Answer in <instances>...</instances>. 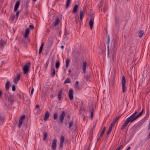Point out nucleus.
I'll use <instances>...</instances> for the list:
<instances>
[{
  "label": "nucleus",
  "instance_id": "7c9ffc66",
  "mask_svg": "<svg viewBox=\"0 0 150 150\" xmlns=\"http://www.w3.org/2000/svg\"><path fill=\"white\" fill-rule=\"evenodd\" d=\"M69 32L66 29H65V32H64V39H65L66 38L67 36V35H69Z\"/></svg>",
  "mask_w": 150,
  "mask_h": 150
},
{
  "label": "nucleus",
  "instance_id": "9d476101",
  "mask_svg": "<svg viewBox=\"0 0 150 150\" xmlns=\"http://www.w3.org/2000/svg\"><path fill=\"white\" fill-rule=\"evenodd\" d=\"M8 101L10 102V105H12L13 103L14 102L15 100L14 99V97L12 96H9L7 98Z\"/></svg>",
  "mask_w": 150,
  "mask_h": 150
},
{
  "label": "nucleus",
  "instance_id": "f03ea898",
  "mask_svg": "<svg viewBox=\"0 0 150 150\" xmlns=\"http://www.w3.org/2000/svg\"><path fill=\"white\" fill-rule=\"evenodd\" d=\"M30 66V63L27 62L23 67L22 69L23 71V74H26L28 73L29 70V67Z\"/></svg>",
  "mask_w": 150,
  "mask_h": 150
},
{
  "label": "nucleus",
  "instance_id": "ea45409f",
  "mask_svg": "<svg viewBox=\"0 0 150 150\" xmlns=\"http://www.w3.org/2000/svg\"><path fill=\"white\" fill-rule=\"evenodd\" d=\"M43 134L44 137L43 138V140H45L46 139V138L48 136V134L47 132H45Z\"/></svg>",
  "mask_w": 150,
  "mask_h": 150
},
{
  "label": "nucleus",
  "instance_id": "6ab92c4d",
  "mask_svg": "<svg viewBox=\"0 0 150 150\" xmlns=\"http://www.w3.org/2000/svg\"><path fill=\"white\" fill-rule=\"evenodd\" d=\"M50 115L49 112L48 111H47L46 112L44 118V121H46L47 120V119L49 117Z\"/></svg>",
  "mask_w": 150,
  "mask_h": 150
},
{
  "label": "nucleus",
  "instance_id": "de8ad7c7",
  "mask_svg": "<svg viewBox=\"0 0 150 150\" xmlns=\"http://www.w3.org/2000/svg\"><path fill=\"white\" fill-rule=\"evenodd\" d=\"M25 116L24 115H23L22 116H21L19 119V120H22L23 121V120L25 118Z\"/></svg>",
  "mask_w": 150,
  "mask_h": 150
},
{
  "label": "nucleus",
  "instance_id": "5701e85b",
  "mask_svg": "<svg viewBox=\"0 0 150 150\" xmlns=\"http://www.w3.org/2000/svg\"><path fill=\"white\" fill-rule=\"evenodd\" d=\"M86 62H83V72L85 73L86 72Z\"/></svg>",
  "mask_w": 150,
  "mask_h": 150
},
{
  "label": "nucleus",
  "instance_id": "79ce46f5",
  "mask_svg": "<svg viewBox=\"0 0 150 150\" xmlns=\"http://www.w3.org/2000/svg\"><path fill=\"white\" fill-rule=\"evenodd\" d=\"M112 50L113 51V53L112 54H113V55H115L116 52L117 51V48H113L112 49Z\"/></svg>",
  "mask_w": 150,
  "mask_h": 150
},
{
  "label": "nucleus",
  "instance_id": "c85d7f7f",
  "mask_svg": "<svg viewBox=\"0 0 150 150\" xmlns=\"http://www.w3.org/2000/svg\"><path fill=\"white\" fill-rule=\"evenodd\" d=\"M103 0H101L99 3V4L97 5L98 8H100V7L103 6Z\"/></svg>",
  "mask_w": 150,
  "mask_h": 150
},
{
  "label": "nucleus",
  "instance_id": "2eb2a0df",
  "mask_svg": "<svg viewBox=\"0 0 150 150\" xmlns=\"http://www.w3.org/2000/svg\"><path fill=\"white\" fill-rule=\"evenodd\" d=\"M129 121L131 123L134 122V121L135 120L137 119L136 117H133L132 116H130L128 118H127Z\"/></svg>",
  "mask_w": 150,
  "mask_h": 150
},
{
  "label": "nucleus",
  "instance_id": "774afa93",
  "mask_svg": "<svg viewBox=\"0 0 150 150\" xmlns=\"http://www.w3.org/2000/svg\"><path fill=\"white\" fill-rule=\"evenodd\" d=\"M141 106H139L138 109L137 110V111H138V112L140 110V109H141Z\"/></svg>",
  "mask_w": 150,
  "mask_h": 150
},
{
  "label": "nucleus",
  "instance_id": "e433bc0d",
  "mask_svg": "<svg viewBox=\"0 0 150 150\" xmlns=\"http://www.w3.org/2000/svg\"><path fill=\"white\" fill-rule=\"evenodd\" d=\"M112 129V127L109 126V127L108 128V130L107 132V135H108V134H109L111 133Z\"/></svg>",
  "mask_w": 150,
  "mask_h": 150
},
{
  "label": "nucleus",
  "instance_id": "aec40b11",
  "mask_svg": "<svg viewBox=\"0 0 150 150\" xmlns=\"http://www.w3.org/2000/svg\"><path fill=\"white\" fill-rule=\"evenodd\" d=\"M10 82L9 81L6 82L5 85V88L6 90L8 91L10 88Z\"/></svg>",
  "mask_w": 150,
  "mask_h": 150
},
{
  "label": "nucleus",
  "instance_id": "c756f323",
  "mask_svg": "<svg viewBox=\"0 0 150 150\" xmlns=\"http://www.w3.org/2000/svg\"><path fill=\"white\" fill-rule=\"evenodd\" d=\"M93 137V129H91L90 130V134L89 137V139H90L91 141H92Z\"/></svg>",
  "mask_w": 150,
  "mask_h": 150
},
{
  "label": "nucleus",
  "instance_id": "423d86ee",
  "mask_svg": "<svg viewBox=\"0 0 150 150\" xmlns=\"http://www.w3.org/2000/svg\"><path fill=\"white\" fill-rule=\"evenodd\" d=\"M110 42V37L108 36L107 39L106 44L107 45V56L108 57L109 56L110 52V47L109 44Z\"/></svg>",
  "mask_w": 150,
  "mask_h": 150
},
{
  "label": "nucleus",
  "instance_id": "473e14b6",
  "mask_svg": "<svg viewBox=\"0 0 150 150\" xmlns=\"http://www.w3.org/2000/svg\"><path fill=\"white\" fill-rule=\"evenodd\" d=\"M70 79L69 78H68L66 79L65 81L64 82V83L65 84L67 83H70L71 82L70 81Z\"/></svg>",
  "mask_w": 150,
  "mask_h": 150
},
{
  "label": "nucleus",
  "instance_id": "603ef678",
  "mask_svg": "<svg viewBox=\"0 0 150 150\" xmlns=\"http://www.w3.org/2000/svg\"><path fill=\"white\" fill-rule=\"evenodd\" d=\"M129 122V120L127 119H126V121L124 123L125 124V125H127Z\"/></svg>",
  "mask_w": 150,
  "mask_h": 150
},
{
  "label": "nucleus",
  "instance_id": "9b49d317",
  "mask_svg": "<svg viewBox=\"0 0 150 150\" xmlns=\"http://www.w3.org/2000/svg\"><path fill=\"white\" fill-rule=\"evenodd\" d=\"M120 116H117L115 118L114 120L112 122V123L110 124V127H112L115 124V123H116V122L120 118Z\"/></svg>",
  "mask_w": 150,
  "mask_h": 150
},
{
  "label": "nucleus",
  "instance_id": "20e7f679",
  "mask_svg": "<svg viewBox=\"0 0 150 150\" xmlns=\"http://www.w3.org/2000/svg\"><path fill=\"white\" fill-rule=\"evenodd\" d=\"M88 110L89 112L91 113L90 117L91 119H93V112L94 111V108L93 105L88 106Z\"/></svg>",
  "mask_w": 150,
  "mask_h": 150
},
{
  "label": "nucleus",
  "instance_id": "0eeeda50",
  "mask_svg": "<svg viewBox=\"0 0 150 150\" xmlns=\"http://www.w3.org/2000/svg\"><path fill=\"white\" fill-rule=\"evenodd\" d=\"M6 44V41L5 40L1 39L0 41V50H2Z\"/></svg>",
  "mask_w": 150,
  "mask_h": 150
},
{
  "label": "nucleus",
  "instance_id": "13d9d810",
  "mask_svg": "<svg viewBox=\"0 0 150 150\" xmlns=\"http://www.w3.org/2000/svg\"><path fill=\"white\" fill-rule=\"evenodd\" d=\"M30 31V29L29 28H28L26 29L25 32L29 34Z\"/></svg>",
  "mask_w": 150,
  "mask_h": 150
},
{
  "label": "nucleus",
  "instance_id": "4468645a",
  "mask_svg": "<svg viewBox=\"0 0 150 150\" xmlns=\"http://www.w3.org/2000/svg\"><path fill=\"white\" fill-rule=\"evenodd\" d=\"M106 130V127H104L103 129L101 132L100 135L99 137L97 139V141H99L100 139H101V137L103 135L104 133V132H105V130Z\"/></svg>",
  "mask_w": 150,
  "mask_h": 150
},
{
  "label": "nucleus",
  "instance_id": "3c124183",
  "mask_svg": "<svg viewBox=\"0 0 150 150\" xmlns=\"http://www.w3.org/2000/svg\"><path fill=\"white\" fill-rule=\"evenodd\" d=\"M34 89L33 88H32V90H31V93L30 94V96L32 97V96L33 93L34 91Z\"/></svg>",
  "mask_w": 150,
  "mask_h": 150
},
{
  "label": "nucleus",
  "instance_id": "c03bdc74",
  "mask_svg": "<svg viewBox=\"0 0 150 150\" xmlns=\"http://www.w3.org/2000/svg\"><path fill=\"white\" fill-rule=\"evenodd\" d=\"M73 122L72 120L70 121L69 123V128L70 129L73 125Z\"/></svg>",
  "mask_w": 150,
  "mask_h": 150
},
{
  "label": "nucleus",
  "instance_id": "7ed1b4c3",
  "mask_svg": "<svg viewBox=\"0 0 150 150\" xmlns=\"http://www.w3.org/2000/svg\"><path fill=\"white\" fill-rule=\"evenodd\" d=\"M126 79L125 76L123 75L122 77V91L123 93L125 92L126 90L125 83Z\"/></svg>",
  "mask_w": 150,
  "mask_h": 150
},
{
  "label": "nucleus",
  "instance_id": "1a4fd4ad",
  "mask_svg": "<svg viewBox=\"0 0 150 150\" xmlns=\"http://www.w3.org/2000/svg\"><path fill=\"white\" fill-rule=\"evenodd\" d=\"M53 141L52 148L53 150H55L57 146V140L56 139H53Z\"/></svg>",
  "mask_w": 150,
  "mask_h": 150
},
{
  "label": "nucleus",
  "instance_id": "a19ab883",
  "mask_svg": "<svg viewBox=\"0 0 150 150\" xmlns=\"http://www.w3.org/2000/svg\"><path fill=\"white\" fill-rule=\"evenodd\" d=\"M23 121L20 120H19V123L18 125V127L20 128H21V126L22 124Z\"/></svg>",
  "mask_w": 150,
  "mask_h": 150
},
{
  "label": "nucleus",
  "instance_id": "39448f33",
  "mask_svg": "<svg viewBox=\"0 0 150 150\" xmlns=\"http://www.w3.org/2000/svg\"><path fill=\"white\" fill-rule=\"evenodd\" d=\"M65 115V111H63L59 117V120L60 121V123L61 124H62L63 122V121Z\"/></svg>",
  "mask_w": 150,
  "mask_h": 150
},
{
  "label": "nucleus",
  "instance_id": "69168bd1",
  "mask_svg": "<svg viewBox=\"0 0 150 150\" xmlns=\"http://www.w3.org/2000/svg\"><path fill=\"white\" fill-rule=\"evenodd\" d=\"M19 11H17V12L16 13V15L17 17V18H18V15H19Z\"/></svg>",
  "mask_w": 150,
  "mask_h": 150
},
{
  "label": "nucleus",
  "instance_id": "58836bf2",
  "mask_svg": "<svg viewBox=\"0 0 150 150\" xmlns=\"http://www.w3.org/2000/svg\"><path fill=\"white\" fill-rule=\"evenodd\" d=\"M10 18L11 19V21H13L15 18V14H12Z\"/></svg>",
  "mask_w": 150,
  "mask_h": 150
},
{
  "label": "nucleus",
  "instance_id": "a878e982",
  "mask_svg": "<svg viewBox=\"0 0 150 150\" xmlns=\"http://www.w3.org/2000/svg\"><path fill=\"white\" fill-rule=\"evenodd\" d=\"M70 63V59L69 58H68L66 59V65L65 67L66 68H67L69 65V64Z\"/></svg>",
  "mask_w": 150,
  "mask_h": 150
},
{
  "label": "nucleus",
  "instance_id": "052dcab7",
  "mask_svg": "<svg viewBox=\"0 0 150 150\" xmlns=\"http://www.w3.org/2000/svg\"><path fill=\"white\" fill-rule=\"evenodd\" d=\"M86 6H84V7L83 8V10L82 11H83V12L84 13H85V11H86Z\"/></svg>",
  "mask_w": 150,
  "mask_h": 150
},
{
  "label": "nucleus",
  "instance_id": "cd10ccee",
  "mask_svg": "<svg viewBox=\"0 0 150 150\" xmlns=\"http://www.w3.org/2000/svg\"><path fill=\"white\" fill-rule=\"evenodd\" d=\"M91 77V74L90 73L87 74L86 76L85 77L87 81H90V79Z\"/></svg>",
  "mask_w": 150,
  "mask_h": 150
},
{
  "label": "nucleus",
  "instance_id": "09e8293b",
  "mask_svg": "<svg viewBox=\"0 0 150 150\" xmlns=\"http://www.w3.org/2000/svg\"><path fill=\"white\" fill-rule=\"evenodd\" d=\"M12 90L13 91H14L16 90V87L15 85H13L12 86Z\"/></svg>",
  "mask_w": 150,
  "mask_h": 150
},
{
  "label": "nucleus",
  "instance_id": "338daca9",
  "mask_svg": "<svg viewBox=\"0 0 150 150\" xmlns=\"http://www.w3.org/2000/svg\"><path fill=\"white\" fill-rule=\"evenodd\" d=\"M49 52V51L48 50H46L45 51V54H46V55H47L48 53Z\"/></svg>",
  "mask_w": 150,
  "mask_h": 150
},
{
  "label": "nucleus",
  "instance_id": "8fccbe9b",
  "mask_svg": "<svg viewBox=\"0 0 150 150\" xmlns=\"http://www.w3.org/2000/svg\"><path fill=\"white\" fill-rule=\"evenodd\" d=\"M126 126L127 125H125V124L124 123L121 126V129L122 130H123L125 128Z\"/></svg>",
  "mask_w": 150,
  "mask_h": 150
},
{
  "label": "nucleus",
  "instance_id": "f3484780",
  "mask_svg": "<svg viewBox=\"0 0 150 150\" xmlns=\"http://www.w3.org/2000/svg\"><path fill=\"white\" fill-rule=\"evenodd\" d=\"M63 90L62 89L60 90L58 94V99L59 101H60L61 100V96Z\"/></svg>",
  "mask_w": 150,
  "mask_h": 150
},
{
  "label": "nucleus",
  "instance_id": "a18cd8bd",
  "mask_svg": "<svg viewBox=\"0 0 150 150\" xmlns=\"http://www.w3.org/2000/svg\"><path fill=\"white\" fill-rule=\"evenodd\" d=\"M4 117L2 116H1L0 117V122L1 123H3L4 122Z\"/></svg>",
  "mask_w": 150,
  "mask_h": 150
},
{
  "label": "nucleus",
  "instance_id": "e2e57ef3",
  "mask_svg": "<svg viewBox=\"0 0 150 150\" xmlns=\"http://www.w3.org/2000/svg\"><path fill=\"white\" fill-rule=\"evenodd\" d=\"M135 65V64H132V65L130 67V69L131 70H132L133 69L134 66Z\"/></svg>",
  "mask_w": 150,
  "mask_h": 150
},
{
  "label": "nucleus",
  "instance_id": "864d4df0",
  "mask_svg": "<svg viewBox=\"0 0 150 150\" xmlns=\"http://www.w3.org/2000/svg\"><path fill=\"white\" fill-rule=\"evenodd\" d=\"M114 47H113V48H117V43L116 42H114Z\"/></svg>",
  "mask_w": 150,
  "mask_h": 150
},
{
  "label": "nucleus",
  "instance_id": "c9c22d12",
  "mask_svg": "<svg viewBox=\"0 0 150 150\" xmlns=\"http://www.w3.org/2000/svg\"><path fill=\"white\" fill-rule=\"evenodd\" d=\"M59 19L58 18H57L54 23V26H56L59 23Z\"/></svg>",
  "mask_w": 150,
  "mask_h": 150
},
{
  "label": "nucleus",
  "instance_id": "a211bd4d",
  "mask_svg": "<svg viewBox=\"0 0 150 150\" xmlns=\"http://www.w3.org/2000/svg\"><path fill=\"white\" fill-rule=\"evenodd\" d=\"M51 72L52 73L51 76L54 77L55 74V70L54 67H52L51 69Z\"/></svg>",
  "mask_w": 150,
  "mask_h": 150
},
{
  "label": "nucleus",
  "instance_id": "6e6552de",
  "mask_svg": "<svg viewBox=\"0 0 150 150\" xmlns=\"http://www.w3.org/2000/svg\"><path fill=\"white\" fill-rule=\"evenodd\" d=\"M74 92L72 88H70L69 90V97L70 100H71L73 99Z\"/></svg>",
  "mask_w": 150,
  "mask_h": 150
},
{
  "label": "nucleus",
  "instance_id": "37998d69",
  "mask_svg": "<svg viewBox=\"0 0 150 150\" xmlns=\"http://www.w3.org/2000/svg\"><path fill=\"white\" fill-rule=\"evenodd\" d=\"M63 143H64L63 142H60V144L59 145V149H62V148L63 147ZM59 150H60V149H59Z\"/></svg>",
  "mask_w": 150,
  "mask_h": 150
},
{
  "label": "nucleus",
  "instance_id": "393cba45",
  "mask_svg": "<svg viewBox=\"0 0 150 150\" xmlns=\"http://www.w3.org/2000/svg\"><path fill=\"white\" fill-rule=\"evenodd\" d=\"M84 13L83 12V11L82 10H81L80 11V19L81 20H82V19L83 18L84 16V13Z\"/></svg>",
  "mask_w": 150,
  "mask_h": 150
},
{
  "label": "nucleus",
  "instance_id": "f8f14e48",
  "mask_svg": "<svg viewBox=\"0 0 150 150\" xmlns=\"http://www.w3.org/2000/svg\"><path fill=\"white\" fill-rule=\"evenodd\" d=\"M19 5L20 1L19 0H18L15 4L14 8V11L15 12L17 11L19 7Z\"/></svg>",
  "mask_w": 150,
  "mask_h": 150
},
{
  "label": "nucleus",
  "instance_id": "ddd939ff",
  "mask_svg": "<svg viewBox=\"0 0 150 150\" xmlns=\"http://www.w3.org/2000/svg\"><path fill=\"white\" fill-rule=\"evenodd\" d=\"M94 18L92 17L91 19L89 21V25L90 28L91 29H92L93 28V23Z\"/></svg>",
  "mask_w": 150,
  "mask_h": 150
},
{
  "label": "nucleus",
  "instance_id": "49530a36",
  "mask_svg": "<svg viewBox=\"0 0 150 150\" xmlns=\"http://www.w3.org/2000/svg\"><path fill=\"white\" fill-rule=\"evenodd\" d=\"M64 138L63 136H62L61 137L60 140V142H64Z\"/></svg>",
  "mask_w": 150,
  "mask_h": 150
},
{
  "label": "nucleus",
  "instance_id": "412c9836",
  "mask_svg": "<svg viewBox=\"0 0 150 150\" xmlns=\"http://www.w3.org/2000/svg\"><path fill=\"white\" fill-rule=\"evenodd\" d=\"M78 8V6L77 5H76L74 7L73 10L72 11V12L74 13H76L77 9Z\"/></svg>",
  "mask_w": 150,
  "mask_h": 150
},
{
  "label": "nucleus",
  "instance_id": "680f3d73",
  "mask_svg": "<svg viewBox=\"0 0 150 150\" xmlns=\"http://www.w3.org/2000/svg\"><path fill=\"white\" fill-rule=\"evenodd\" d=\"M29 27L31 29H33L34 28V26L33 25H29Z\"/></svg>",
  "mask_w": 150,
  "mask_h": 150
},
{
  "label": "nucleus",
  "instance_id": "b1692460",
  "mask_svg": "<svg viewBox=\"0 0 150 150\" xmlns=\"http://www.w3.org/2000/svg\"><path fill=\"white\" fill-rule=\"evenodd\" d=\"M144 33V31L143 30H140L139 33V34L138 36L139 37L141 38L143 35Z\"/></svg>",
  "mask_w": 150,
  "mask_h": 150
},
{
  "label": "nucleus",
  "instance_id": "5fc2aeb1",
  "mask_svg": "<svg viewBox=\"0 0 150 150\" xmlns=\"http://www.w3.org/2000/svg\"><path fill=\"white\" fill-rule=\"evenodd\" d=\"M29 34L25 32V33L24 35V37L25 38H27L28 35Z\"/></svg>",
  "mask_w": 150,
  "mask_h": 150
},
{
  "label": "nucleus",
  "instance_id": "bb28decb",
  "mask_svg": "<svg viewBox=\"0 0 150 150\" xmlns=\"http://www.w3.org/2000/svg\"><path fill=\"white\" fill-rule=\"evenodd\" d=\"M75 86L76 88L79 89L80 88L79 83L78 81H76L75 83Z\"/></svg>",
  "mask_w": 150,
  "mask_h": 150
},
{
  "label": "nucleus",
  "instance_id": "bf43d9fd",
  "mask_svg": "<svg viewBox=\"0 0 150 150\" xmlns=\"http://www.w3.org/2000/svg\"><path fill=\"white\" fill-rule=\"evenodd\" d=\"M28 4H29V1H28L26 2V7L27 8H28Z\"/></svg>",
  "mask_w": 150,
  "mask_h": 150
},
{
  "label": "nucleus",
  "instance_id": "2f4dec72",
  "mask_svg": "<svg viewBox=\"0 0 150 150\" xmlns=\"http://www.w3.org/2000/svg\"><path fill=\"white\" fill-rule=\"evenodd\" d=\"M59 61H57L55 63V67L56 69H58L60 65V63Z\"/></svg>",
  "mask_w": 150,
  "mask_h": 150
},
{
  "label": "nucleus",
  "instance_id": "4d7b16f0",
  "mask_svg": "<svg viewBox=\"0 0 150 150\" xmlns=\"http://www.w3.org/2000/svg\"><path fill=\"white\" fill-rule=\"evenodd\" d=\"M4 95H5V98H7L9 96L8 95V94L6 93H5Z\"/></svg>",
  "mask_w": 150,
  "mask_h": 150
},
{
  "label": "nucleus",
  "instance_id": "f257e3e1",
  "mask_svg": "<svg viewBox=\"0 0 150 150\" xmlns=\"http://www.w3.org/2000/svg\"><path fill=\"white\" fill-rule=\"evenodd\" d=\"M124 18H122L120 17H117L115 18V29L117 30V32L118 33L119 31L120 28L119 26L121 25L122 23L124 21Z\"/></svg>",
  "mask_w": 150,
  "mask_h": 150
},
{
  "label": "nucleus",
  "instance_id": "4be33fe9",
  "mask_svg": "<svg viewBox=\"0 0 150 150\" xmlns=\"http://www.w3.org/2000/svg\"><path fill=\"white\" fill-rule=\"evenodd\" d=\"M44 46V42H42L41 45L39 49V54L41 53Z\"/></svg>",
  "mask_w": 150,
  "mask_h": 150
},
{
  "label": "nucleus",
  "instance_id": "f704fd0d",
  "mask_svg": "<svg viewBox=\"0 0 150 150\" xmlns=\"http://www.w3.org/2000/svg\"><path fill=\"white\" fill-rule=\"evenodd\" d=\"M144 109H143L142 111L136 116L137 119L144 112Z\"/></svg>",
  "mask_w": 150,
  "mask_h": 150
},
{
  "label": "nucleus",
  "instance_id": "4c0bfd02",
  "mask_svg": "<svg viewBox=\"0 0 150 150\" xmlns=\"http://www.w3.org/2000/svg\"><path fill=\"white\" fill-rule=\"evenodd\" d=\"M71 0H67L66 4V8L67 9L68 7L69 6L70 2Z\"/></svg>",
  "mask_w": 150,
  "mask_h": 150
},
{
  "label": "nucleus",
  "instance_id": "dca6fc26",
  "mask_svg": "<svg viewBox=\"0 0 150 150\" xmlns=\"http://www.w3.org/2000/svg\"><path fill=\"white\" fill-rule=\"evenodd\" d=\"M20 74H18L16 77L13 80V82L16 84H17L20 78Z\"/></svg>",
  "mask_w": 150,
  "mask_h": 150
},
{
  "label": "nucleus",
  "instance_id": "0e129e2a",
  "mask_svg": "<svg viewBox=\"0 0 150 150\" xmlns=\"http://www.w3.org/2000/svg\"><path fill=\"white\" fill-rule=\"evenodd\" d=\"M28 9L27 8L26 11L25 12V14L26 15H27L28 14Z\"/></svg>",
  "mask_w": 150,
  "mask_h": 150
},
{
  "label": "nucleus",
  "instance_id": "6e6d98bb",
  "mask_svg": "<svg viewBox=\"0 0 150 150\" xmlns=\"http://www.w3.org/2000/svg\"><path fill=\"white\" fill-rule=\"evenodd\" d=\"M137 60V59L136 58H134L132 61V64H134L135 65V62Z\"/></svg>",
  "mask_w": 150,
  "mask_h": 150
},
{
  "label": "nucleus",
  "instance_id": "72a5a7b5",
  "mask_svg": "<svg viewBox=\"0 0 150 150\" xmlns=\"http://www.w3.org/2000/svg\"><path fill=\"white\" fill-rule=\"evenodd\" d=\"M58 116V114L55 112L54 113L53 116V119L54 120H57V118Z\"/></svg>",
  "mask_w": 150,
  "mask_h": 150
}]
</instances>
